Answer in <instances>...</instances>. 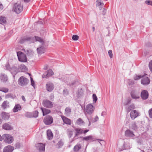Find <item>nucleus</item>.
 I'll use <instances>...</instances> for the list:
<instances>
[{
	"instance_id": "a18cd8bd",
	"label": "nucleus",
	"mask_w": 152,
	"mask_h": 152,
	"mask_svg": "<svg viewBox=\"0 0 152 152\" xmlns=\"http://www.w3.org/2000/svg\"><path fill=\"white\" fill-rule=\"evenodd\" d=\"M144 76L143 75H136L134 77V79L135 80H139L140 79L143 77Z\"/></svg>"
},
{
	"instance_id": "f704fd0d",
	"label": "nucleus",
	"mask_w": 152,
	"mask_h": 152,
	"mask_svg": "<svg viewBox=\"0 0 152 152\" xmlns=\"http://www.w3.org/2000/svg\"><path fill=\"white\" fill-rule=\"evenodd\" d=\"M11 72L13 75H14L18 73V70L17 68L14 67L11 69Z\"/></svg>"
},
{
	"instance_id": "4be33fe9",
	"label": "nucleus",
	"mask_w": 152,
	"mask_h": 152,
	"mask_svg": "<svg viewBox=\"0 0 152 152\" xmlns=\"http://www.w3.org/2000/svg\"><path fill=\"white\" fill-rule=\"evenodd\" d=\"M1 116L4 120H8L10 118V115L9 113L3 112L1 114Z\"/></svg>"
},
{
	"instance_id": "338daca9",
	"label": "nucleus",
	"mask_w": 152,
	"mask_h": 152,
	"mask_svg": "<svg viewBox=\"0 0 152 152\" xmlns=\"http://www.w3.org/2000/svg\"><path fill=\"white\" fill-rule=\"evenodd\" d=\"M31 85L33 87H34V81L31 82Z\"/></svg>"
},
{
	"instance_id": "e433bc0d",
	"label": "nucleus",
	"mask_w": 152,
	"mask_h": 152,
	"mask_svg": "<svg viewBox=\"0 0 152 152\" xmlns=\"http://www.w3.org/2000/svg\"><path fill=\"white\" fill-rule=\"evenodd\" d=\"M15 97V96L12 94H8L6 95L5 98L6 99L12 98L14 99Z\"/></svg>"
},
{
	"instance_id": "79ce46f5",
	"label": "nucleus",
	"mask_w": 152,
	"mask_h": 152,
	"mask_svg": "<svg viewBox=\"0 0 152 152\" xmlns=\"http://www.w3.org/2000/svg\"><path fill=\"white\" fill-rule=\"evenodd\" d=\"M67 133L68 136L70 138L73 135V132L69 129H67Z\"/></svg>"
},
{
	"instance_id": "0eeeda50",
	"label": "nucleus",
	"mask_w": 152,
	"mask_h": 152,
	"mask_svg": "<svg viewBox=\"0 0 152 152\" xmlns=\"http://www.w3.org/2000/svg\"><path fill=\"white\" fill-rule=\"evenodd\" d=\"M42 104L44 107L48 108H51L53 106L52 102L47 99L43 101Z\"/></svg>"
},
{
	"instance_id": "393cba45",
	"label": "nucleus",
	"mask_w": 152,
	"mask_h": 152,
	"mask_svg": "<svg viewBox=\"0 0 152 152\" xmlns=\"http://www.w3.org/2000/svg\"><path fill=\"white\" fill-rule=\"evenodd\" d=\"M77 96L78 97L82 96L84 95V91L82 88L78 89L76 91Z\"/></svg>"
},
{
	"instance_id": "69168bd1",
	"label": "nucleus",
	"mask_w": 152,
	"mask_h": 152,
	"mask_svg": "<svg viewBox=\"0 0 152 152\" xmlns=\"http://www.w3.org/2000/svg\"><path fill=\"white\" fill-rule=\"evenodd\" d=\"M130 102H131V100H130L129 99H128L127 100V103H126L125 105H127L128 104L130 103Z\"/></svg>"
},
{
	"instance_id": "49530a36",
	"label": "nucleus",
	"mask_w": 152,
	"mask_h": 152,
	"mask_svg": "<svg viewBox=\"0 0 152 152\" xmlns=\"http://www.w3.org/2000/svg\"><path fill=\"white\" fill-rule=\"evenodd\" d=\"M79 37V36L78 35H74L72 37V39L74 40L77 41L78 40Z\"/></svg>"
},
{
	"instance_id": "473e14b6",
	"label": "nucleus",
	"mask_w": 152,
	"mask_h": 152,
	"mask_svg": "<svg viewBox=\"0 0 152 152\" xmlns=\"http://www.w3.org/2000/svg\"><path fill=\"white\" fill-rule=\"evenodd\" d=\"M26 53L28 56L30 57H31L34 56V52L32 50H27L26 52Z\"/></svg>"
},
{
	"instance_id": "2f4dec72",
	"label": "nucleus",
	"mask_w": 152,
	"mask_h": 152,
	"mask_svg": "<svg viewBox=\"0 0 152 152\" xmlns=\"http://www.w3.org/2000/svg\"><path fill=\"white\" fill-rule=\"evenodd\" d=\"M9 102L7 101H4L2 103L1 107L4 109H5L9 107Z\"/></svg>"
},
{
	"instance_id": "e2e57ef3",
	"label": "nucleus",
	"mask_w": 152,
	"mask_h": 152,
	"mask_svg": "<svg viewBox=\"0 0 152 152\" xmlns=\"http://www.w3.org/2000/svg\"><path fill=\"white\" fill-rule=\"evenodd\" d=\"M106 114V113L105 111H103L101 114V115L102 116H104Z\"/></svg>"
},
{
	"instance_id": "864d4df0",
	"label": "nucleus",
	"mask_w": 152,
	"mask_h": 152,
	"mask_svg": "<svg viewBox=\"0 0 152 152\" xmlns=\"http://www.w3.org/2000/svg\"><path fill=\"white\" fill-rule=\"evenodd\" d=\"M148 114L149 117L152 118V108L150 109L149 110Z\"/></svg>"
},
{
	"instance_id": "37998d69",
	"label": "nucleus",
	"mask_w": 152,
	"mask_h": 152,
	"mask_svg": "<svg viewBox=\"0 0 152 152\" xmlns=\"http://www.w3.org/2000/svg\"><path fill=\"white\" fill-rule=\"evenodd\" d=\"M8 91L9 89L8 88L5 87H0V91L6 93Z\"/></svg>"
},
{
	"instance_id": "ea45409f",
	"label": "nucleus",
	"mask_w": 152,
	"mask_h": 152,
	"mask_svg": "<svg viewBox=\"0 0 152 152\" xmlns=\"http://www.w3.org/2000/svg\"><path fill=\"white\" fill-rule=\"evenodd\" d=\"M81 145L79 144H77L75 146L74 148V150L75 151H77L81 148Z\"/></svg>"
},
{
	"instance_id": "f03ea898",
	"label": "nucleus",
	"mask_w": 152,
	"mask_h": 152,
	"mask_svg": "<svg viewBox=\"0 0 152 152\" xmlns=\"http://www.w3.org/2000/svg\"><path fill=\"white\" fill-rule=\"evenodd\" d=\"M29 82L28 79L24 76H21L19 79L18 83L20 86H24L28 84Z\"/></svg>"
},
{
	"instance_id": "f8f14e48",
	"label": "nucleus",
	"mask_w": 152,
	"mask_h": 152,
	"mask_svg": "<svg viewBox=\"0 0 152 152\" xmlns=\"http://www.w3.org/2000/svg\"><path fill=\"white\" fill-rule=\"evenodd\" d=\"M25 41H28L30 43L34 42V38L33 37H26L21 39L20 42L22 43Z\"/></svg>"
},
{
	"instance_id": "c9c22d12",
	"label": "nucleus",
	"mask_w": 152,
	"mask_h": 152,
	"mask_svg": "<svg viewBox=\"0 0 152 152\" xmlns=\"http://www.w3.org/2000/svg\"><path fill=\"white\" fill-rule=\"evenodd\" d=\"M130 148V146L129 143L128 144H124L123 146V147L121 149V151L129 149Z\"/></svg>"
},
{
	"instance_id": "9d476101",
	"label": "nucleus",
	"mask_w": 152,
	"mask_h": 152,
	"mask_svg": "<svg viewBox=\"0 0 152 152\" xmlns=\"http://www.w3.org/2000/svg\"><path fill=\"white\" fill-rule=\"evenodd\" d=\"M54 73L51 69H49L47 72H45L42 75V78H48L49 77L51 76Z\"/></svg>"
},
{
	"instance_id": "ddd939ff",
	"label": "nucleus",
	"mask_w": 152,
	"mask_h": 152,
	"mask_svg": "<svg viewBox=\"0 0 152 152\" xmlns=\"http://www.w3.org/2000/svg\"><path fill=\"white\" fill-rule=\"evenodd\" d=\"M46 90L48 91H51L54 88L53 84L50 82H48L46 85Z\"/></svg>"
},
{
	"instance_id": "8fccbe9b",
	"label": "nucleus",
	"mask_w": 152,
	"mask_h": 152,
	"mask_svg": "<svg viewBox=\"0 0 152 152\" xmlns=\"http://www.w3.org/2000/svg\"><path fill=\"white\" fill-rule=\"evenodd\" d=\"M92 97L93 99V101L94 102H96L97 99V98L96 95L95 94H93Z\"/></svg>"
},
{
	"instance_id": "a19ab883",
	"label": "nucleus",
	"mask_w": 152,
	"mask_h": 152,
	"mask_svg": "<svg viewBox=\"0 0 152 152\" xmlns=\"http://www.w3.org/2000/svg\"><path fill=\"white\" fill-rule=\"evenodd\" d=\"M93 139V137L92 135H90L89 136H87L85 137H83V140L86 141H88L90 140H92Z\"/></svg>"
},
{
	"instance_id": "4c0bfd02",
	"label": "nucleus",
	"mask_w": 152,
	"mask_h": 152,
	"mask_svg": "<svg viewBox=\"0 0 152 152\" xmlns=\"http://www.w3.org/2000/svg\"><path fill=\"white\" fill-rule=\"evenodd\" d=\"M39 112L37 110L31 113L32 118H36L38 117Z\"/></svg>"
},
{
	"instance_id": "680f3d73",
	"label": "nucleus",
	"mask_w": 152,
	"mask_h": 152,
	"mask_svg": "<svg viewBox=\"0 0 152 152\" xmlns=\"http://www.w3.org/2000/svg\"><path fill=\"white\" fill-rule=\"evenodd\" d=\"M48 68V66L47 65H45L44 66L43 69L44 70H47Z\"/></svg>"
},
{
	"instance_id": "412c9836",
	"label": "nucleus",
	"mask_w": 152,
	"mask_h": 152,
	"mask_svg": "<svg viewBox=\"0 0 152 152\" xmlns=\"http://www.w3.org/2000/svg\"><path fill=\"white\" fill-rule=\"evenodd\" d=\"M130 128L134 130H137L138 128V126L137 123L135 122H133L131 123L130 126Z\"/></svg>"
},
{
	"instance_id": "72a5a7b5",
	"label": "nucleus",
	"mask_w": 152,
	"mask_h": 152,
	"mask_svg": "<svg viewBox=\"0 0 152 152\" xmlns=\"http://www.w3.org/2000/svg\"><path fill=\"white\" fill-rule=\"evenodd\" d=\"M135 106L133 104H131L128 106L126 108V110L128 113L131 110L134 109Z\"/></svg>"
},
{
	"instance_id": "dca6fc26",
	"label": "nucleus",
	"mask_w": 152,
	"mask_h": 152,
	"mask_svg": "<svg viewBox=\"0 0 152 152\" xmlns=\"http://www.w3.org/2000/svg\"><path fill=\"white\" fill-rule=\"evenodd\" d=\"M141 83L144 85H147L150 83V80L147 77H145L142 79L141 81Z\"/></svg>"
},
{
	"instance_id": "6ab92c4d",
	"label": "nucleus",
	"mask_w": 152,
	"mask_h": 152,
	"mask_svg": "<svg viewBox=\"0 0 152 152\" xmlns=\"http://www.w3.org/2000/svg\"><path fill=\"white\" fill-rule=\"evenodd\" d=\"M61 118L64 123L69 125L71 124V120L64 116H61Z\"/></svg>"
},
{
	"instance_id": "1a4fd4ad",
	"label": "nucleus",
	"mask_w": 152,
	"mask_h": 152,
	"mask_svg": "<svg viewBox=\"0 0 152 152\" xmlns=\"http://www.w3.org/2000/svg\"><path fill=\"white\" fill-rule=\"evenodd\" d=\"M75 130L76 132L75 134V136H77L79 134H81L83 133L85 134L89 131V130H84L83 129L78 128H75Z\"/></svg>"
},
{
	"instance_id": "bb28decb",
	"label": "nucleus",
	"mask_w": 152,
	"mask_h": 152,
	"mask_svg": "<svg viewBox=\"0 0 152 152\" xmlns=\"http://www.w3.org/2000/svg\"><path fill=\"white\" fill-rule=\"evenodd\" d=\"M21 109V106L19 104H17L15 105L13 109L14 112L16 113L18 112V111L20 110Z\"/></svg>"
},
{
	"instance_id": "a211bd4d",
	"label": "nucleus",
	"mask_w": 152,
	"mask_h": 152,
	"mask_svg": "<svg viewBox=\"0 0 152 152\" xmlns=\"http://www.w3.org/2000/svg\"><path fill=\"white\" fill-rule=\"evenodd\" d=\"M35 145L37 149L39 151H45V145L43 144L39 143L36 144Z\"/></svg>"
},
{
	"instance_id": "5fc2aeb1",
	"label": "nucleus",
	"mask_w": 152,
	"mask_h": 152,
	"mask_svg": "<svg viewBox=\"0 0 152 152\" xmlns=\"http://www.w3.org/2000/svg\"><path fill=\"white\" fill-rule=\"evenodd\" d=\"M20 68L23 71H25L26 70V67L24 65H21Z\"/></svg>"
},
{
	"instance_id": "c85d7f7f",
	"label": "nucleus",
	"mask_w": 152,
	"mask_h": 152,
	"mask_svg": "<svg viewBox=\"0 0 152 152\" xmlns=\"http://www.w3.org/2000/svg\"><path fill=\"white\" fill-rule=\"evenodd\" d=\"M71 112V109L69 107H67L65 108L64 114L67 116H69L70 115Z\"/></svg>"
},
{
	"instance_id": "4d7b16f0",
	"label": "nucleus",
	"mask_w": 152,
	"mask_h": 152,
	"mask_svg": "<svg viewBox=\"0 0 152 152\" xmlns=\"http://www.w3.org/2000/svg\"><path fill=\"white\" fill-rule=\"evenodd\" d=\"M15 146L16 148H19L21 146V145L19 142H17L15 144Z\"/></svg>"
},
{
	"instance_id": "7ed1b4c3",
	"label": "nucleus",
	"mask_w": 152,
	"mask_h": 152,
	"mask_svg": "<svg viewBox=\"0 0 152 152\" xmlns=\"http://www.w3.org/2000/svg\"><path fill=\"white\" fill-rule=\"evenodd\" d=\"M23 10V6L21 4H15L13 10L17 14L20 13Z\"/></svg>"
},
{
	"instance_id": "c756f323",
	"label": "nucleus",
	"mask_w": 152,
	"mask_h": 152,
	"mask_svg": "<svg viewBox=\"0 0 152 152\" xmlns=\"http://www.w3.org/2000/svg\"><path fill=\"white\" fill-rule=\"evenodd\" d=\"M47 136L49 140L52 139L53 137V134L50 130H48L47 131Z\"/></svg>"
},
{
	"instance_id": "2eb2a0df",
	"label": "nucleus",
	"mask_w": 152,
	"mask_h": 152,
	"mask_svg": "<svg viewBox=\"0 0 152 152\" xmlns=\"http://www.w3.org/2000/svg\"><path fill=\"white\" fill-rule=\"evenodd\" d=\"M131 95L133 99H137L140 97L139 93H137L134 90H133L131 91Z\"/></svg>"
},
{
	"instance_id": "13d9d810",
	"label": "nucleus",
	"mask_w": 152,
	"mask_h": 152,
	"mask_svg": "<svg viewBox=\"0 0 152 152\" xmlns=\"http://www.w3.org/2000/svg\"><path fill=\"white\" fill-rule=\"evenodd\" d=\"M106 9L104 8H103V10L102 11V14L103 15H106Z\"/></svg>"
},
{
	"instance_id": "603ef678",
	"label": "nucleus",
	"mask_w": 152,
	"mask_h": 152,
	"mask_svg": "<svg viewBox=\"0 0 152 152\" xmlns=\"http://www.w3.org/2000/svg\"><path fill=\"white\" fill-rule=\"evenodd\" d=\"M149 67L150 70L152 72V60L150 61L149 62Z\"/></svg>"
},
{
	"instance_id": "cd10ccee",
	"label": "nucleus",
	"mask_w": 152,
	"mask_h": 152,
	"mask_svg": "<svg viewBox=\"0 0 152 152\" xmlns=\"http://www.w3.org/2000/svg\"><path fill=\"white\" fill-rule=\"evenodd\" d=\"M0 78L2 82H5L7 80V75L5 74H1Z\"/></svg>"
},
{
	"instance_id": "58836bf2",
	"label": "nucleus",
	"mask_w": 152,
	"mask_h": 152,
	"mask_svg": "<svg viewBox=\"0 0 152 152\" xmlns=\"http://www.w3.org/2000/svg\"><path fill=\"white\" fill-rule=\"evenodd\" d=\"M104 3L101 0H97L96 5L97 7L102 6L104 5Z\"/></svg>"
},
{
	"instance_id": "3c124183",
	"label": "nucleus",
	"mask_w": 152,
	"mask_h": 152,
	"mask_svg": "<svg viewBox=\"0 0 152 152\" xmlns=\"http://www.w3.org/2000/svg\"><path fill=\"white\" fill-rule=\"evenodd\" d=\"M25 116L28 118H32L31 113H27L25 115Z\"/></svg>"
},
{
	"instance_id": "de8ad7c7",
	"label": "nucleus",
	"mask_w": 152,
	"mask_h": 152,
	"mask_svg": "<svg viewBox=\"0 0 152 152\" xmlns=\"http://www.w3.org/2000/svg\"><path fill=\"white\" fill-rule=\"evenodd\" d=\"M69 94V91L67 89H65L63 90V94L64 96H67Z\"/></svg>"
},
{
	"instance_id": "aec40b11",
	"label": "nucleus",
	"mask_w": 152,
	"mask_h": 152,
	"mask_svg": "<svg viewBox=\"0 0 152 152\" xmlns=\"http://www.w3.org/2000/svg\"><path fill=\"white\" fill-rule=\"evenodd\" d=\"M14 149V147L10 145L4 148L3 150V152H12Z\"/></svg>"
},
{
	"instance_id": "4468645a",
	"label": "nucleus",
	"mask_w": 152,
	"mask_h": 152,
	"mask_svg": "<svg viewBox=\"0 0 152 152\" xmlns=\"http://www.w3.org/2000/svg\"><path fill=\"white\" fill-rule=\"evenodd\" d=\"M148 91L146 90H143L141 93V98L144 100L147 99L148 97Z\"/></svg>"
},
{
	"instance_id": "20e7f679",
	"label": "nucleus",
	"mask_w": 152,
	"mask_h": 152,
	"mask_svg": "<svg viewBox=\"0 0 152 152\" xmlns=\"http://www.w3.org/2000/svg\"><path fill=\"white\" fill-rule=\"evenodd\" d=\"M17 55L19 61L22 62H26L27 59L26 55L23 53L19 51L17 53Z\"/></svg>"
},
{
	"instance_id": "f257e3e1",
	"label": "nucleus",
	"mask_w": 152,
	"mask_h": 152,
	"mask_svg": "<svg viewBox=\"0 0 152 152\" xmlns=\"http://www.w3.org/2000/svg\"><path fill=\"white\" fill-rule=\"evenodd\" d=\"M2 140L6 143L9 144L12 143L14 141V138L11 135L8 134H4L2 135Z\"/></svg>"
},
{
	"instance_id": "a878e982",
	"label": "nucleus",
	"mask_w": 152,
	"mask_h": 152,
	"mask_svg": "<svg viewBox=\"0 0 152 152\" xmlns=\"http://www.w3.org/2000/svg\"><path fill=\"white\" fill-rule=\"evenodd\" d=\"M37 51L39 54H41L45 53V49L44 47L42 46L37 49Z\"/></svg>"
},
{
	"instance_id": "0e129e2a",
	"label": "nucleus",
	"mask_w": 152,
	"mask_h": 152,
	"mask_svg": "<svg viewBox=\"0 0 152 152\" xmlns=\"http://www.w3.org/2000/svg\"><path fill=\"white\" fill-rule=\"evenodd\" d=\"M3 6L2 4L0 2V10L3 9Z\"/></svg>"
},
{
	"instance_id": "b1692460",
	"label": "nucleus",
	"mask_w": 152,
	"mask_h": 152,
	"mask_svg": "<svg viewBox=\"0 0 152 152\" xmlns=\"http://www.w3.org/2000/svg\"><path fill=\"white\" fill-rule=\"evenodd\" d=\"M40 109L42 111L43 116L51 112L50 110L47 109L42 107H41Z\"/></svg>"
},
{
	"instance_id": "6e6d98bb",
	"label": "nucleus",
	"mask_w": 152,
	"mask_h": 152,
	"mask_svg": "<svg viewBox=\"0 0 152 152\" xmlns=\"http://www.w3.org/2000/svg\"><path fill=\"white\" fill-rule=\"evenodd\" d=\"M108 55L110 56V58H112L113 57V55L112 54V50H109L108 51Z\"/></svg>"
},
{
	"instance_id": "774afa93",
	"label": "nucleus",
	"mask_w": 152,
	"mask_h": 152,
	"mask_svg": "<svg viewBox=\"0 0 152 152\" xmlns=\"http://www.w3.org/2000/svg\"><path fill=\"white\" fill-rule=\"evenodd\" d=\"M22 98L23 101H25V100H26L25 98V97L24 96H22Z\"/></svg>"
},
{
	"instance_id": "9b49d317",
	"label": "nucleus",
	"mask_w": 152,
	"mask_h": 152,
	"mask_svg": "<svg viewBox=\"0 0 152 152\" xmlns=\"http://www.w3.org/2000/svg\"><path fill=\"white\" fill-rule=\"evenodd\" d=\"M2 128L6 130H10L13 129V127L9 123H6L3 124Z\"/></svg>"
},
{
	"instance_id": "c03bdc74",
	"label": "nucleus",
	"mask_w": 152,
	"mask_h": 152,
	"mask_svg": "<svg viewBox=\"0 0 152 152\" xmlns=\"http://www.w3.org/2000/svg\"><path fill=\"white\" fill-rule=\"evenodd\" d=\"M84 122L81 118L78 119L76 122L77 124L80 125L83 123Z\"/></svg>"
},
{
	"instance_id": "f3484780",
	"label": "nucleus",
	"mask_w": 152,
	"mask_h": 152,
	"mask_svg": "<svg viewBox=\"0 0 152 152\" xmlns=\"http://www.w3.org/2000/svg\"><path fill=\"white\" fill-rule=\"evenodd\" d=\"M125 135L126 137H132L135 136L133 132L129 129H127L125 131Z\"/></svg>"
},
{
	"instance_id": "052dcab7",
	"label": "nucleus",
	"mask_w": 152,
	"mask_h": 152,
	"mask_svg": "<svg viewBox=\"0 0 152 152\" xmlns=\"http://www.w3.org/2000/svg\"><path fill=\"white\" fill-rule=\"evenodd\" d=\"M99 120V118L97 116H96L95 118L94 119V120L92 121L93 122H95L96 121H97Z\"/></svg>"
},
{
	"instance_id": "423d86ee",
	"label": "nucleus",
	"mask_w": 152,
	"mask_h": 152,
	"mask_svg": "<svg viewBox=\"0 0 152 152\" xmlns=\"http://www.w3.org/2000/svg\"><path fill=\"white\" fill-rule=\"evenodd\" d=\"M94 110V106L91 104H88L86 107L85 111L88 114H92Z\"/></svg>"
},
{
	"instance_id": "6e6552de",
	"label": "nucleus",
	"mask_w": 152,
	"mask_h": 152,
	"mask_svg": "<svg viewBox=\"0 0 152 152\" xmlns=\"http://www.w3.org/2000/svg\"><path fill=\"white\" fill-rule=\"evenodd\" d=\"M140 115V113L136 110H134L131 111L130 116L131 119L134 120L136 118Z\"/></svg>"
},
{
	"instance_id": "bf43d9fd",
	"label": "nucleus",
	"mask_w": 152,
	"mask_h": 152,
	"mask_svg": "<svg viewBox=\"0 0 152 152\" xmlns=\"http://www.w3.org/2000/svg\"><path fill=\"white\" fill-rule=\"evenodd\" d=\"M63 145V142L61 141H60L58 142V145L59 146V148L62 146Z\"/></svg>"
},
{
	"instance_id": "39448f33",
	"label": "nucleus",
	"mask_w": 152,
	"mask_h": 152,
	"mask_svg": "<svg viewBox=\"0 0 152 152\" xmlns=\"http://www.w3.org/2000/svg\"><path fill=\"white\" fill-rule=\"evenodd\" d=\"M44 123L47 125H49L52 124L53 122V119L51 115H46L43 120Z\"/></svg>"
},
{
	"instance_id": "5701e85b",
	"label": "nucleus",
	"mask_w": 152,
	"mask_h": 152,
	"mask_svg": "<svg viewBox=\"0 0 152 152\" xmlns=\"http://www.w3.org/2000/svg\"><path fill=\"white\" fill-rule=\"evenodd\" d=\"M7 23V19L6 17L3 16H0V24L4 26Z\"/></svg>"
},
{
	"instance_id": "7c9ffc66",
	"label": "nucleus",
	"mask_w": 152,
	"mask_h": 152,
	"mask_svg": "<svg viewBox=\"0 0 152 152\" xmlns=\"http://www.w3.org/2000/svg\"><path fill=\"white\" fill-rule=\"evenodd\" d=\"M35 38L36 41L39 42L42 45H43L44 44L45 41L43 39H42L39 37L36 36H35Z\"/></svg>"
},
{
	"instance_id": "09e8293b",
	"label": "nucleus",
	"mask_w": 152,
	"mask_h": 152,
	"mask_svg": "<svg viewBox=\"0 0 152 152\" xmlns=\"http://www.w3.org/2000/svg\"><path fill=\"white\" fill-rule=\"evenodd\" d=\"M145 3L148 5L152 6V1L151 0H146L145 1Z\"/></svg>"
}]
</instances>
